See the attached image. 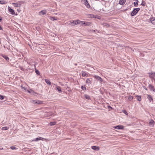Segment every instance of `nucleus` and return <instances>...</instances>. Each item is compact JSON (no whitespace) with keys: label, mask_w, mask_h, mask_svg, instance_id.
Listing matches in <instances>:
<instances>
[{"label":"nucleus","mask_w":155,"mask_h":155,"mask_svg":"<svg viewBox=\"0 0 155 155\" xmlns=\"http://www.w3.org/2000/svg\"><path fill=\"white\" fill-rule=\"evenodd\" d=\"M140 10V8H134L131 13V15L132 16L135 15Z\"/></svg>","instance_id":"f257e3e1"},{"label":"nucleus","mask_w":155,"mask_h":155,"mask_svg":"<svg viewBox=\"0 0 155 155\" xmlns=\"http://www.w3.org/2000/svg\"><path fill=\"white\" fill-rule=\"evenodd\" d=\"M148 74H149V77L153 79L155 82V73L152 72L151 73H149Z\"/></svg>","instance_id":"f03ea898"},{"label":"nucleus","mask_w":155,"mask_h":155,"mask_svg":"<svg viewBox=\"0 0 155 155\" xmlns=\"http://www.w3.org/2000/svg\"><path fill=\"white\" fill-rule=\"evenodd\" d=\"M94 77L97 80V81H98L101 83L103 81L102 79L101 78L98 76L95 75V76Z\"/></svg>","instance_id":"7ed1b4c3"},{"label":"nucleus","mask_w":155,"mask_h":155,"mask_svg":"<svg viewBox=\"0 0 155 155\" xmlns=\"http://www.w3.org/2000/svg\"><path fill=\"white\" fill-rule=\"evenodd\" d=\"M8 9L9 12H10V13L12 15H14L15 14V12L14 10L12 9L10 7H8Z\"/></svg>","instance_id":"20e7f679"},{"label":"nucleus","mask_w":155,"mask_h":155,"mask_svg":"<svg viewBox=\"0 0 155 155\" xmlns=\"http://www.w3.org/2000/svg\"><path fill=\"white\" fill-rule=\"evenodd\" d=\"M12 4L14 5V6L15 7H19L21 6V4L19 2H17L16 3H13Z\"/></svg>","instance_id":"39448f33"},{"label":"nucleus","mask_w":155,"mask_h":155,"mask_svg":"<svg viewBox=\"0 0 155 155\" xmlns=\"http://www.w3.org/2000/svg\"><path fill=\"white\" fill-rule=\"evenodd\" d=\"M78 21H80L79 20L77 21H71V24H72L73 25H76L78 24H80L79 22H78Z\"/></svg>","instance_id":"423d86ee"},{"label":"nucleus","mask_w":155,"mask_h":155,"mask_svg":"<svg viewBox=\"0 0 155 155\" xmlns=\"http://www.w3.org/2000/svg\"><path fill=\"white\" fill-rule=\"evenodd\" d=\"M114 128L117 129H122L123 128V127L122 125H117L114 126Z\"/></svg>","instance_id":"0eeeda50"},{"label":"nucleus","mask_w":155,"mask_h":155,"mask_svg":"<svg viewBox=\"0 0 155 155\" xmlns=\"http://www.w3.org/2000/svg\"><path fill=\"white\" fill-rule=\"evenodd\" d=\"M92 81V79L91 78H87L86 80V83L89 84H91V82Z\"/></svg>","instance_id":"6e6552de"},{"label":"nucleus","mask_w":155,"mask_h":155,"mask_svg":"<svg viewBox=\"0 0 155 155\" xmlns=\"http://www.w3.org/2000/svg\"><path fill=\"white\" fill-rule=\"evenodd\" d=\"M149 87L151 91L152 90L153 91L155 92V89H154V87L153 85L149 84Z\"/></svg>","instance_id":"1a4fd4ad"},{"label":"nucleus","mask_w":155,"mask_h":155,"mask_svg":"<svg viewBox=\"0 0 155 155\" xmlns=\"http://www.w3.org/2000/svg\"><path fill=\"white\" fill-rule=\"evenodd\" d=\"M46 10H43L41 11V12H39V15H45L46 14Z\"/></svg>","instance_id":"9d476101"},{"label":"nucleus","mask_w":155,"mask_h":155,"mask_svg":"<svg viewBox=\"0 0 155 155\" xmlns=\"http://www.w3.org/2000/svg\"><path fill=\"white\" fill-rule=\"evenodd\" d=\"M1 56H2L4 58H5L7 61H8L9 60V58L6 55L3 54H1Z\"/></svg>","instance_id":"9b49d317"},{"label":"nucleus","mask_w":155,"mask_h":155,"mask_svg":"<svg viewBox=\"0 0 155 155\" xmlns=\"http://www.w3.org/2000/svg\"><path fill=\"white\" fill-rule=\"evenodd\" d=\"M84 3L85 5L88 8H90V6L89 5V4L88 3L87 0L85 1V2H84Z\"/></svg>","instance_id":"f8f14e48"},{"label":"nucleus","mask_w":155,"mask_h":155,"mask_svg":"<svg viewBox=\"0 0 155 155\" xmlns=\"http://www.w3.org/2000/svg\"><path fill=\"white\" fill-rule=\"evenodd\" d=\"M126 2V0H120L119 2V4L121 5H124Z\"/></svg>","instance_id":"ddd939ff"},{"label":"nucleus","mask_w":155,"mask_h":155,"mask_svg":"<svg viewBox=\"0 0 155 155\" xmlns=\"http://www.w3.org/2000/svg\"><path fill=\"white\" fill-rule=\"evenodd\" d=\"M150 21L152 23L155 25V18H152L150 19Z\"/></svg>","instance_id":"4468645a"},{"label":"nucleus","mask_w":155,"mask_h":155,"mask_svg":"<svg viewBox=\"0 0 155 155\" xmlns=\"http://www.w3.org/2000/svg\"><path fill=\"white\" fill-rule=\"evenodd\" d=\"M82 75L83 77H87L88 76L87 74V73L85 72L84 71H82Z\"/></svg>","instance_id":"2eb2a0df"},{"label":"nucleus","mask_w":155,"mask_h":155,"mask_svg":"<svg viewBox=\"0 0 155 155\" xmlns=\"http://www.w3.org/2000/svg\"><path fill=\"white\" fill-rule=\"evenodd\" d=\"M8 3L7 2H6L4 0L0 1V4L2 5Z\"/></svg>","instance_id":"dca6fc26"},{"label":"nucleus","mask_w":155,"mask_h":155,"mask_svg":"<svg viewBox=\"0 0 155 155\" xmlns=\"http://www.w3.org/2000/svg\"><path fill=\"white\" fill-rule=\"evenodd\" d=\"M147 98L149 100L150 102H151V100H153L152 97L150 95H147Z\"/></svg>","instance_id":"f3484780"},{"label":"nucleus","mask_w":155,"mask_h":155,"mask_svg":"<svg viewBox=\"0 0 155 155\" xmlns=\"http://www.w3.org/2000/svg\"><path fill=\"white\" fill-rule=\"evenodd\" d=\"M42 139H43V138L41 137H39L38 138H36L35 139L33 140V141H38L39 140H41Z\"/></svg>","instance_id":"a211bd4d"},{"label":"nucleus","mask_w":155,"mask_h":155,"mask_svg":"<svg viewBox=\"0 0 155 155\" xmlns=\"http://www.w3.org/2000/svg\"><path fill=\"white\" fill-rule=\"evenodd\" d=\"M91 148L92 149L95 150H98L99 148L98 147H97L96 146H93L91 147Z\"/></svg>","instance_id":"6ab92c4d"},{"label":"nucleus","mask_w":155,"mask_h":155,"mask_svg":"<svg viewBox=\"0 0 155 155\" xmlns=\"http://www.w3.org/2000/svg\"><path fill=\"white\" fill-rule=\"evenodd\" d=\"M45 81L46 83L48 84H51V82L48 79H45Z\"/></svg>","instance_id":"aec40b11"},{"label":"nucleus","mask_w":155,"mask_h":155,"mask_svg":"<svg viewBox=\"0 0 155 155\" xmlns=\"http://www.w3.org/2000/svg\"><path fill=\"white\" fill-rule=\"evenodd\" d=\"M82 23L83 24V25H88V26L89 25H90V24H91V23L89 22H85L84 21L83 23Z\"/></svg>","instance_id":"412c9836"},{"label":"nucleus","mask_w":155,"mask_h":155,"mask_svg":"<svg viewBox=\"0 0 155 155\" xmlns=\"http://www.w3.org/2000/svg\"><path fill=\"white\" fill-rule=\"evenodd\" d=\"M50 19L52 21L56 20H57V18L56 17H51L50 18Z\"/></svg>","instance_id":"4be33fe9"},{"label":"nucleus","mask_w":155,"mask_h":155,"mask_svg":"<svg viewBox=\"0 0 155 155\" xmlns=\"http://www.w3.org/2000/svg\"><path fill=\"white\" fill-rule=\"evenodd\" d=\"M56 87L57 90L58 91H59V92H61V87H60L57 86Z\"/></svg>","instance_id":"5701e85b"},{"label":"nucleus","mask_w":155,"mask_h":155,"mask_svg":"<svg viewBox=\"0 0 155 155\" xmlns=\"http://www.w3.org/2000/svg\"><path fill=\"white\" fill-rule=\"evenodd\" d=\"M137 100L139 101H140L141 100V96H137Z\"/></svg>","instance_id":"b1692460"},{"label":"nucleus","mask_w":155,"mask_h":155,"mask_svg":"<svg viewBox=\"0 0 155 155\" xmlns=\"http://www.w3.org/2000/svg\"><path fill=\"white\" fill-rule=\"evenodd\" d=\"M84 97L87 99H90V97L88 95H87V94H85L84 95Z\"/></svg>","instance_id":"393cba45"},{"label":"nucleus","mask_w":155,"mask_h":155,"mask_svg":"<svg viewBox=\"0 0 155 155\" xmlns=\"http://www.w3.org/2000/svg\"><path fill=\"white\" fill-rule=\"evenodd\" d=\"M35 103L37 104H40L42 103V102L40 101H37L35 102Z\"/></svg>","instance_id":"a878e982"},{"label":"nucleus","mask_w":155,"mask_h":155,"mask_svg":"<svg viewBox=\"0 0 155 155\" xmlns=\"http://www.w3.org/2000/svg\"><path fill=\"white\" fill-rule=\"evenodd\" d=\"M35 71L37 74H38V75L40 74V73L39 71L38 70H37L36 69H35Z\"/></svg>","instance_id":"bb28decb"},{"label":"nucleus","mask_w":155,"mask_h":155,"mask_svg":"<svg viewBox=\"0 0 155 155\" xmlns=\"http://www.w3.org/2000/svg\"><path fill=\"white\" fill-rule=\"evenodd\" d=\"M154 122L153 120H151L149 122V124L150 125H153L154 124Z\"/></svg>","instance_id":"cd10ccee"},{"label":"nucleus","mask_w":155,"mask_h":155,"mask_svg":"<svg viewBox=\"0 0 155 155\" xmlns=\"http://www.w3.org/2000/svg\"><path fill=\"white\" fill-rule=\"evenodd\" d=\"M56 124V122H52L50 123V125L51 126H53L55 125Z\"/></svg>","instance_id":"c85d7f7f"},{"label":"nucleus","mask_w":155,"mask_h":155,"mask_svg":"<svg viewBox=\"0 0 155 155\" xmlns=\"http://www.w3.org/2000/svg\"><path fill=\"white\" fill-rule=\"evenodd\" d=\"M8 128L7 127H5L2 128V129L3 130H7Z\"/></svg>","instance_id":"c756f323"},{"label":"nucleus","mask_w":155,"mask_h":155,"mask_svg":"<svg viewBox=\"0 0 155 155\" xmlns=\"http://www.w3.org/2000/svg\"><path fill=\"white\" fill-rule=\"evenodd\" d=\"M133 99V97L131 96H129L128 98V99L130 101H131Z\"/></svg>","instance_id":"7c9ffc66"},{"label":"nucleus","mask_w":155,"mask_h":155,"mask_svg":"<svg viewBox=\"0 0 155 155\" xmlns=\"http://www.w3.org/2000/svg\"><path fill=\"white\" fill-rule=\"evenodd\" d=\"M81 88L83 90H85L86 89V88L85 87L82 86L81 87Z\"/></svg>","instance_id":"2f4dec72"},{"label":"nucleus","mask_w":155,"mask_h":155,"mask_svg":"<svg viewBox=\"0 0 155 155\" xmlns=\"http://www.w3.org/2000/svg\"><path fill=\"white\" fill-rule=\"evenodd\" d=\"M122 112L125 114H126V115H128V113L126 111V110H122Z\"/></svg>","instance_id":"473e14b6"},{"label":"nucleus","mask_w":155,"mask_h":155,"mask_svg":"<svg viewBox=\"0 0 155 155\" xmlns=\"http://www.w3.org/2000/svg\"><path fill=\"white\" fill-rule=\"evenodd\" d=\"M134 6H137L138 5V2H135L134 3Z\"/></svg>","instance_id":"72a5a7b5"},{"label":"nucleus","mask_w":155,"mask_h":155,"mask_svg":"<svg viewBox=\"0 0 155 155\" xmlns=\"http://www.w3.org/2000/svg\"><path fill=\"white\" fill-rule=\"evenodd\" d=\"M10 148L12 150H14V149H17V148L15 147L14 146H11L10 147Z\"/></svg>","instance_id":"f704fd0d"},{"label":"nucleus","mask_w":155,"mask_h":155,"mask_svg":"<svg viewBox=\"0 0 155 155\" xmlns=\"http://www.w3.org/2000/svg\"><path fill=\"white\" fill-rule=\"evenodd\" d=\"M141 5H142L143 6H144L146 5V4L145 2H143Z\"/></svg>","instance_id":"c9c22d12"},{"label":"nucleus","mask_w":155,"mask_h":155,"mask_svg":"<svg viewBox=\"0 0 155 155\" xmlns=\"http://www.w3.org/2000/svg\"><path fill=\"white\" fill-rule=\"evenodd\" d=\"M4 98V97L2 95H0V99L3 100Z\"/></svg>","instance_id":"e433bc0d"},{"label":"nucleus","mask_w":155,"mask_h":155,"mask_svg":"<svg viewBox=\"0 0 155 155\" xmlns=\"http://www.w3.org/2000/svg\"><path fill=\"white\" fill-rule=\"evenodd\" d=\"M108 108L109 110L112 109V107L110 106H108Z\"/></svg>","instance_id":"4c0bfd02"},{"label":"nucleus","mask_w":155,"mask_h":155,"mask_svg":"<svg viewBox=\"0 0 155 155\" xmlns=\"http://www.w3.org/2000/svg\"><path fill=\"white\" fill-rule=\"evenodd\" d=\"M104 25L106 26H109V25L107 24H104Z\"/></svg>","instance_id":"58836bf2"},{"label":"nucleus","mask_w":155,"mask_h":155,"mask_svg":"<svg viewBox=\"0 0 155 155\" xmlns=\"http://www.w3.org/2000/svg\"><path fill=\"white\" fill-rule=\"evenodd\" d=\"M36 101L35 100H32V102L34 104H35V102H36Z\"/></svg>","instance_id":"ea45409f"},{"label":"nucleus","mask_w":155,"mask_h":155,"mask_svg":"<svg viewBox=\"0 0 155 155\" xmlns=\"http://www.w3.org/2000/svg\"><path fill=\"white\" fill-rule=\"evenodd\" d=\"M83 22H84L83 21H78V22H79L80 24V23H83Z\"/></svg>","instance_id":"a19ab883"},{"label":"nucleus","mask_w":155,"mask_h":155,"mask_svg":"<svg viewBox=\"0 0 155 155\" xmlns=\"http://www.w3.org/2000/svg\"><path fill=\"white\" fill-rule=\"evenodd\" d=\"M2 20V18L1 17H0V21H1V20Z\"/></svg>","instance_id":"79ce46f5"},{"label":"nucleus","mask_w":155,"mask_h":155,"mask_svg":"<svg viewBox=\"0 0 155 155\" xmlns=\"http://www.w3.org/2000/svg\"><path fill=\"white\" fill-rule=\"evenodd\" d=\"M2 27L1 26H0V30H2Z\"/></svg>","instance_id":"37998d69"},{"label":"nucleus","mask_w":155,"mask_h":155,"mask_svg":"<svg viewBox=\"0 0 155 155\" xmlns=\"http://www.w3.org/2000/svg\"><path fill=\"white\" fill-rule=\"evenodd\" d=\"M3 149L2 148H0V150H2Z\"/></svg>","instance_id":"c03bdc74"},{"label":"nucleus","mask_w":155,"mask_h":155,"mask_svg":"<svg viewBox=\"0 0 155 155\" xmlns=\"http://www.w3.org/2000/svg\"><path fill=\"white\" fill-rule=\"evenodd\" d=\"M28 92L29 93H30L31 92H30V91L29 90H28Z\"/></svg>","instance_id":"a18cd8bd"},{"label":"nucleus","mask_w":155,"mask_h":155,"mask_svg":"<svg viewBox=\"0 0 155 155\" xmlns=\"http://www.w3.org/2000/svg\"><path fill=\"white\" fill-rule=\"evenodd\" d=\"M136 2H138V0H135Z\"/></svg>","instance_id":"49530a36"},{"label":"nucleus","mask_w":155,"mask_h":155,"mask_svg":"<svg viewBox=\"0 0 155 155\" xmlns=\"http://www.w3.org/2000/svg\"><path fill=\"white\" fill-rule=\"evenodd\" d=\"M145 89L146 90H147V89L146 87H145Z\"/></svg>","instance_id":"de8ad7c7"},{"label":"nucleus","mask_w":155,"mask_h":155,"mask_svg":"<svg viewBox=\"0 0 155 155\" xmlns=\"http://www.w3.org/2000/svg\"><path fill=\"white\" fill-rule=\"evenodd\" d=\"M74 64L76 66L77 65V64Z\"/></svg>","instance_id":"09e8293b"},{"label":"nucleus","mask_w":155,"mask_h":155,"mask_svg":"<svg viewBox=\"0 0 155 155\" xmlns=\"http://www.w3.org/2000/svg\"><path fill=\"white\" fill-rule=\"evenodd\" d=\"M18 11H19V10H18Z\"/></svg>","instance_id":"8fccbe9b"},{"label":"nucleus","mask_w":155,"mask_h":155,"mask_svg":"<svg viewBox=\"0 0 155 155\" xmlns=\"http://www.w3.org/2000/svg\"><path fill=\"white\" fill-rule=\"evenodd\" d=\"M18 11H19V10H18Z\"/></svg>","instance_id":"3c124183"}]
</instances>
